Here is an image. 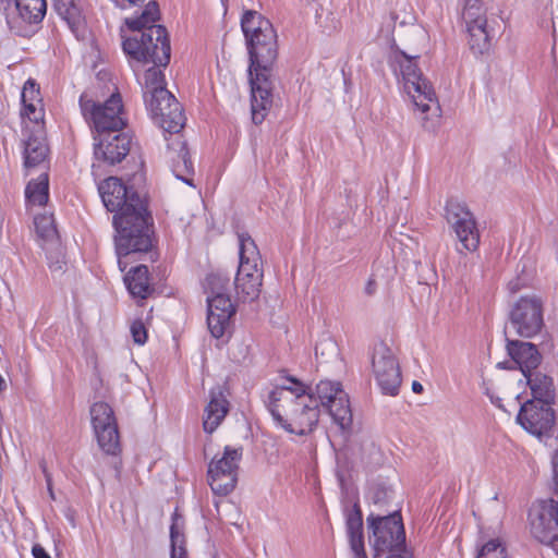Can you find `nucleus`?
<instances>
[{
  "instance_id": "obj_5",
  "label": "nucleus",
  "mask_w": 558,
  "mask_h": 558,
  "mask_svg": "<svg viewBox=\"0 0 558 558\" xmlns=\"http://www.w3.org/2000/svg\"><path fill=\"white\" fill-rule=\"evenodd\" d=\"M418 57V54L412 56L395 49L390 56V65L396 75L401 78L404 92L420 112L422 126L427 131H434L439 125L441 109L434 87L416 65Z\"/></svg>"
},
{
  "instance_id": "obj_35",
  "label": "nucleus",
  "mask_w": 558,
  "mask_h": 558,
  "mask_svg": "<svg viewBox=\"0 0 558 558\" xmlns=\"http://www.w3.org/2000/svg\"><path fill=\"white\" fill-rule=\"evenodd\" d=\"M22 117L27 118L31 122H34L37 126H39V123L44 121L45 116L43 101L38 100L37 104H35V101L22 102Z\"/></svg>"
},
{
  "instance_id": "obj_46",
  "label": "nucleus",
  "mask_w": 558,
  "mask_h": 558,
  "mask_svg": "<svg viewBox=\"0 0 558 558\" xmlns=\"http://www.w3.org/2000/svg\"><path fill=\"white\" fill-rule=\"evenodd\" d=\"M5 389V381L3 377L0 375V391Z\"/></svg>"
},
{
  "instance_id": "obj_3",
  "label": "nucleus",
  "mask_w": 558,
  "mask_h": 558,
  "mask_svg": "<svg viewBox=\"0 0 558 558\" xmlns=\"http://www.w3.org/2000/svg\"><path fill=\"white\" fill-rule=\"evenodd\" d=\"M265 404L276 427L303 436L318 423L319 409L314 393L294 377L282 378L267 395Z\"/></svg>"
},
{
  "instance_id": "obj_43",
  "label": "nucleus",
  "mask_w": 558,
  "mask_h": 558,
  "mask_svg": "<svg viewBox=\"0 0 558 558\" xmlns=\"http://www.w3.org/2000/svg\"><path fill=\"white\" fill-rule=\"evenodd\" d=\"M551 465L554 475L556 478H558V449L554 452L551 457Z\"/></svg>"
},
{
  "instance_id": "obj_37",
  "label": "nucleus",
  "mask_w": 558,
  "mask_h": 558,
  "mask_svg": "<svg viewBox=\"0 0 558 558\" xmlns=\"http://www.w3.org/2000/svg\"><path fill=\"white\" fill-rule=\"evenodd\" d=\"M130 330H131L133 341L136 344L143 345L147 341V329L141 319L134 320L131 324Z\"/></svg>"
},
{
  "instance_id": "obj_27",
  "label": "nucleus",
  "mask_w": 558,
  "mask_h": 558,
  "mask_svg": "<svg viewBox=\"0 0 558 558\" xmlns=\"http://www.w3.org/2000/svg\"><path fill=\"white\" fill-rule=\"evenodd\" d=\"M527 385L530 386L533 400L537 402L551 403L554 399L553 379L541 373L537 368L524 375Z\"/></svg>"
},
{
  "instance_id": "obj_38",
  "label": "nucleus",
  "mask_w": 558,
  "mask_h": 558,
  "mask_svg": "<svg viewBox=\"0 0 558 558\" xmlns=\"http://www.w3.org/2000/svg\"><path fill=\"white\" fill-rule=\"evenodd\" d=\"M350 548L352 551V558H367L364 548V541H354V543H350Z\"/></svg>"
},
{
  "instance_id": "obj_19",
  "label": "nucleus",
  "mask_w": 558,
  "mask_h": 558,
  "mask_svg": "<svg viewBox=\"0 0 558 558\" xmlns=\"http://www.w3.org/2000/svg\"><path fill=\"white\" fill-rule=\"evenodd\" d=\"M517 422L530 434L542 436L555 422V412L548 402L526 401L517 415Z\"/></svg>"
},
{
  "instance_id": "obj_13",
  "label": "nucleus",
  "mask_w": 558,
  "mask_h": 558,
  "mask_svg": "<svg viewBox=\"0 0 558 558\" xmlns=\"http://www.w3.org/2000/svg\"><path fill=\"white\" fill-rule=\"evenodd\" d=\"M90 422L100 449L111 456L120 452V435L114 412L110 404L99 401L90 407Z\"/></svg>"
},
{
  "instance_id": "obj_2",
  "label": "nucleus",
  "mask_w": 558,
  "mask_h": 558,
  "mask_svg": "<svg viewBox=\"0 0 558 558\" xmlns=\"http://www.w3.org/2000/svg\"><path fill=\"white\" fill-rule=\"evenodd\" d=\"M250 57L252 119L259 124L272 104V70L278 57L277 33L271 22L256 11H246L241 19Z\"/></svg>"
},
{
  "instance_id": "obj_41",
  "label": "nucleus",
  "mask_w": 558,
  "mask_h": 558,
  "mask_svg": "<svg viewBox=\"0 0 558 558\" xmlns=\"http://www.w3.org/2000/svg\"><path fill=\"white\" fill-rule=\"evenodd\" d=\"M43 471H44V474H45L46 484H47V490H48L49 497L53 500L56 498V496H54V492H53V488H52L51 475H50V473L47 472L46 468H44Z\"/></svg>"
},
{
  "instance_id": "obj_9",
  "label": "nucleus",
  "mask_w": 558,
  "mask_h": 558,
  "mask_svg": "<svg viewBox=\"0 0 558 558\" xmlns=\"http://www.w3.org/2000/svg\"><path fill=\"white\" fill-rule=\"evenodd\" d=\"M367 523L372 530L369 542L375 558L402 549L405 543V533L401 515L398 512L384 517L369 514Z\"/></svg>"
},
{
  "instance_id": "obj_1",
  "label": "nucleus",
  "mask_w": 558,
  "mask_h": 558,
  "mask_svg": "<svg viewBox=\"0 0 558 558\" xmlns=\"http://www.w3.org/2000/svg\"><path fill=\"white\" fill-rule=\"evenodd\" d=\"M98 191L105 207L116 213V253L120 270L125 271L133 255L147 253L153 247L147 202L116 177L102 181Z\"/></svg>"
},
{
  "instance_id": "obj_7",
  "label": "nucleus",
  "mask_w": 558,
  "mask_h": 558,
  "mask_svg": "<svg viewBox=\"0 0 558 558\" xmlns=\"http://www.w3.org/2000/svg\"><path fill=\"white\" fill-rule=\"evenodd\" d=\"M80 108L85 120L99 133L119 131L126 120L120 94H112L104 104L95 102L87 93L80 97Z\"/></svg>"
},
{
  "instance_id": "obj_40",
  "label": "nucleus",
  "mask_w": 558,
  "mask_h": 558,
  "mask_svg": "<svg viewBox=\"0 0 558 558\" xmlns=\"http://www.w3.org/2000/svg\"><path fill=\"white\" fill-rule=\"evenodd\" d=\"M32 554L34 558H51V556L46 551V549L39 544H35L33 546Z\"/></svg>"
},
{
  "instance_id": "obj_20",
  "label": "nucleus",
  "mask_w": 558,
  "mask_h": 558,
  "mask_svg": "<svg viewBox=\"0 0 558 558\" xmlns=\"http://www.w3.org/2000/svg\"><path fill=\"white\" fill-rule=\"evenodd\" d=\"M100 135L95 137L94 156L99 161L110 165L120 162L126 157L131 148V137L125 133Z\"/></svg>"
},
{
  "instance_id": "obj_33",
  "label": "nucleus",
  "mask_w": 558,
  "mask_h": 558,
  "mask_svg": "<svg viewBox=\"0 0 558 558\" xmlns=\"http://www.w3.org/2000/svg\"><path fill=\"white\" fill-rule=\"evenodd\" d=\"M347 533L349 543L363 541L362 513L357 505H354L353 509L347 514Z\"/></svg>"
},
{
  "instance_id": "obj_6",
  "label": "nucleus",
  "mask_w": 558,
  "mask_h": 558,
  "mask_svg": "<svg viewBox=\"0 0 558 558\" xmlns=\"http://www.w3.org/2000/svg\"><path fill=\"white\" fill-rule=\"evenodd\" d=\"M263 276V262L256 243L248 234H239V267L234 279L238 298L244 302L257 299Z\"/></svg>"
},
{
  "instance_id": "obj_34",
  "label": "nucleus",
  "mask_w": 558,
  "mask_h": 558,
  "mask_svg": "<svg viewBox=\"0 0 558 558\" xmlns=\"http://www.w3.org/2000/svg\"><path fill=\"white\" fill-rule=\"evenodd\" d=\"M476 558H509L505 543L500 538L487 541L480 549Z\"/></svg>"
},
{
  "instance_id": "obj_23",
  "label": "nucleus",
  "mask_w": 558,
  "mask_h": 558,
  "mask_svg": "<svg viewBox=\"0 0 558 558\" xmlns=\"http://www.w3.org/2000/svg\"><path fill=\"white\" fill-rule=\"evenodd\" d=\"M507 351L511 359L518 364L523 376L538 368L542 356L531 342L520 340H508Z\"/></svg>"
},
{
  "instance_id": "obj_30",
  "label": "nucleus",
  "mask_w": 558,
  "mask_h": 558,
  "mask_svg": "<svg viewBox=\"0 0 558 558\" xmlns=\"http://www.w3.org/2000/svg\"><path fill=\"white\" fill-rule=\"evenodd\" d=\"M54 9L73 32L78 31L84 24L82 10L74 0H54Z\"/></svg>"
},
{
  "instance_id": "obj_36",
  "label": "nucleus",
  "mask_w": 558,
  "mask_h": 558,
  "mask_svg": "<svg viewBox=\"0 0 558 558\" xmlns=\"http://www.w3.org/2000/svg\"><path fill=\"white\" fill-rule=\"evenodd\" d=\"M21 99L22 102L35 101V104H37L38 100H41L39 86L34 80L29 78L25 82L22 89Z\"/></svg>"
},
{
  "instance_id": "obj_10",
  "label": "nucleus",
  "mask_w": 558,
  "mask_h": 558,
  "mask_svg": "<svg viewBox=\"0 0 558 558\" xmlns=\"http://www.w3.org/2000/svg\"><path fill=\"white\" fill-rule=\"evenodd\" d=\"M242 448L226 446L208 463L207 481L215 495L227 496L236 485Z\"/></svg>"
},
{
  "instance_id": "obj_11",
  "label": "nucleus",
  "mask_w": 558,
  "mask_h": 558,
  "mask_svg": "<svg viewBox=\"0 0 558 558\" xmlns=\"http://www.w3.org/2000/svg\"><path fill=\"white\" fill-rule=\"evenodd\" d=\"M529 527L539 543L551 546L558 555V501L541 500L529 511Z\"/></svg>"
},
{
  "instance_id": "obj_31",
  "label": "nucleus",
  "mask_w": 558,
  "mask_h": 558,
  "mask_svg": "<svg viewBox=\"0 0 558 558\" xmlns=\"http://www.w3.org/2000/svg\"><path fill=\"white\" fill-rule=\"evenodd\" d=\"M170 558H187L183 521L175 513L172 515V523L170 526Z\"/></svg>"
},
{
  "instance_id": "obj_45",
  "label": "nucleus",
  "mask_w": 558,
  "mask_h": 558,
  "mask_svg": "<svg viewBox=\"0 0 558 558\" xmlns=\"http://www.w3.org/2000/svg\"><path fill=\"white\" fill-rule=\"evenodd\" d=\"M387 558H409L408 555H396L395 553H390Z\"/></svg>"
},
{
  "instance_id": "obj_42",
  "label": "nucleus",
  "mask_w": 558,
  "mask_h": 558,
  "mask_svg": "<svg viewBox=\"0 0 558 558\" xmlns=\"http://www.w3.org/2000/svg\"><path fill=\"white\" fill-rule=\"evenodd\" d=\"M376 291V282L374 279H368L366 286H365V293L368 295L374 294Z\"/></svg>"
},
{
  "instance_id": "obj_4",
  "label": "nucleus",
  "mask_w": 558,
  "mask_h": 558,
  "mask_svg": "<svg viewBox=\"0 0 558 558\" xmlns=\"http://www.w3.org/2000/svg\"><path fill=\"white\" fill-rule=\"evenodd\" d=\"M158 19L159 8L154 1L146 4L140 16L125 19L129 29L136 34L123 40V50L136 61L166 66L171 48L166 28L155 24Z\"/></svg>"
},
{
  "instance_id": "obj_21",
  "label": "nucleus",
  "mask_w": 558,
  "mask_h": 558,
  "mask_svg": "<svg viewBox=\"0 0 558 558\" xmlns=\"http://www.w3.org/2000/svg\"><path fill=\"white\" fill-rule=\"evenodd\" d=\"M230 410V402L222 386L213 387L208 391V402L203 411V429L213 434L225 421Z\"/></svg>"
},
{
  "instance_id": "obj_14",
  "label": "nucleus",
  "mask_w": 558,
  "mask_h": 558,
  "mask_svg": "<svg viewBox=\"0 0 558 558\" xmlns=\"http://www.w3.org/2000/svg\"><path fill=\"white\" fill-rule=\"evenodd\" d=\"M314 397L317 403L320 402L328 410L329 415L341 429L350 427L352 412L349 397L339 381L320 380L316 385Z\"/></svg>"
},
{
  "instance_id": "obj_44",
  "label": "nucleus",
  "mask_w": 558,
  "mask_h": 558,
  "mask_svg": "<svg viewBox=\"0 0 558 558\" xmlns=\"http://www.w3.org/2000/svg\"><path fill=\"white\" fill-rule=\"evenodd\" d=\"M412 390L415 392V393H421L423 391V386L421 383L414 380L412 383Z\"/></svg>"
},
{
  "instance_id": "obj_18",
  "label": "nucleus",
  "mask_w": 558,
  "mask_h": 558,
  "mask_svg": "<svg viewBox=\"0 0 558 558\" xmlns=\"http://www.w3.org/2000/svg\"><path fill=\"white\" fill-rule=\"evenodd\" d=\"M462 17L470 36V47L478 53L489 48L487 19L481 0H465Z\"/></svg>"
},
{
  "instance_id": "obj_32",
  "label": "nucleus",
  "mask_w": 558,
  "mask_h": 558,
  "mask_svg": "<svg viewBox=\"0 0 558 558\" xmlns=\"http://www.w3.org/2000/svg\"><path fill=\"white\" fill-rule=\"evenodd\" d=\"M34 225L39 238L45 241L57 239V228L52 214H36Z\"/></svg>"
},
{
  "instance_id": "obj_39",
  "label": "nucleus",
  "mask_w": 558,
  "mask_h": 558,
  "mask_svg": "<svg viewBox=\"0 0 558 558\" xmlns=\"http://www.w3.org/2000/svg\"><path fill=\"white\" fill-rule=\"evenodd\" d=\"M117 7H120L121 9H129L134 5H138L143 3L145 0H112Z\"/></svg>"
},
{
  "instance_id": "obj_24",
  "label": "nucleus",
  "mask_w": 558,
  "mask_h": 558,
  "mask_svg": "<svg viewBox=\"0 0 558 558\" xmlns=\"http://www.w3.org/2000/svg\"><path fill=\"white\" fill-rule=\"evenodd\" d=\"M25 206L28 211L45 207L49 202V174L41 172L28 181L24 191Z\"/></svg>"
},
{
  "instance_id": "obj_26",
  "label": "nucleus",
  "mask_w": 558,
  "mask_h": 558,
  "mask_svg": "<svg viewBox=\"0 0 558 558\" xmlns=\"http://www.w3.org/2000/svg\"><path fill=\"white\" fill-rule=\"evenodd\" d=\"M48 145L43 132H37L28 135L24 142V166L33 168L46 161L48 156Z\"/></svg>"
},
{
  "instance_id": "obj_15",
  "label": "nucleus",
  "mask_w": 558,
  "mask_h": 558,
  "mask_svg": "<svg viewBox=\"0 0 558 558\" xmlns=\"http://www.w3.org/2000/svg\"><path fill=\"white\" fill-rule=\"evenodd\" d=\"M510 325L523 338L538 335L544 326L543 303L537 296H521L510 311Z\"/></svg>"
},
{
  "instance_id": "obj_29",
  "label": "nucleus",
  "mask_w": 558,
  "mask_h": 558,
  "mask_svg": "<svg viewBox=\"0 0 558 558\" xmlns=\"http://www.w3.org/2000/svg\"><path fill=\"white\" fill-rule=\"evenodd\" d=\"M178 160H173L171 170L174 177L190 186H194L192 175L194 173L193 162L189 150L183 142L178 143Z\"/></svg>"
},
{
  "instance_id": "obj_25",
  "label": "nucleus",
  "mask_w": 558,
  "mask_h": 558,
  "mask_svg": "<svg viewBox=\"0 0 558 558\" xmlns=\"http://www.w3.org/2000/svg\"><path fill=\"white\" fill-rule=\"evenodd\" d=\"M123 280L129 293L134 299L144 300L154 290L150 284L148 268L145 265L132 267L124 275Z\"/></svg>"
},
{
  "instance_id": "obj_16",
  "label": "nucleus",
  "mask_w": 558,
  "mask_h": 558,
  "mask_svg": "<svg viewBox=\"0 0 558 558\" xmlns=\"http://www.w3.org/2000/svg\"><path fill=\"white\" fill-rule=\"evenodd\" d=\"M446 218L463 250L474 252L480 245V231L473 214L459 202H449Z\"/></svg>"
},
{
  "instance_id": "obj_17",
  "label": "nucleus",
  "mask_w": 558,
  "mask_h": 558,
  "mask_svg": "<svg viewBox=\"0 0 558 558\" xmlns=\"http://www.w3.org/2000/svg\"><path fill=\"white\" fill-rule=\"evenodd\" d=\"M170 99L149 97L145 101L154 121L166 132L178 133L184 126L185 117L181 105L169 92Z\"/></svg>"
},
{
  "instance_id": "obj_8",
  "label": "nucleus",
  "mask_w": 558,
  "mask_h": 558,
  "mask_svg": "<svg viewBox=\"0 0 558 558\" xmlns=\"http://www.w3.org/2000/svg\"><path fill=\"white\" fill-rule=\"evenodd\" d=\"M228 279L221 275L213 274L206 278V288L210 289L207 296V325L215 338L225 335L234 314L230 298L225 293Z\"/></svg>"
},
{
  "instance_id": "obj_28",
  "label": "nucleus",
  "mask_w": 558,
  "mask_h": 558,
  "mask_svg": "<svg viewBox=\"0 0 558 558\" xmlns=\"http://www.w3.org/2000/svg\"><path fill=\"white\" fill-rule=\"evenodd\" d=\"M142 89L145 101L149 97H169V90L165 87V76L160 70V66L154 65L145 71L142 78Z\"/></svg>"
},
{
  "instance_id": "obj_12",
  "label": "nucleus",
  "mask_w": 558,
  "mask_h": 558,
  "mask_svg": "<svg viewBox=\"0 0 558 558\" xmlns=\"http://www.w3.org/2000/svg\"><path fill=\"white\" fill-rule=\"evenodd\" d=\"M372 373L380 391L387 396H397L401 386V371L391 349L384 342L373 347Z\"/></svg>"
},
{
  "instance_id": "obj_22",
  "label": "nucleus",
  "mask_w": 558,
  "mask_h": 558,
  "mask_svg": "<svg viewBox=\"0 0 558 558\" xmlns=\"http://www.w3.org/2000/svg\"><path fill=\"white\" fill-rule=\"evenodd\" d=\"M45 0H0V10L7 20L17 13L27 23H38L46 14Z\"/></svg>"
}]
</instances>
